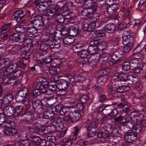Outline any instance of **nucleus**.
Segmentation results:
<instances>
[{
    "label": "nucleus",
    "mask_w": 146,
    "mask_h": 146,
    "mask_svg": "<svg viewBox=\"0 0 146 146\" xmlns=\"http://www.w3.org/2000/svg\"><path fill=\"white\" fill-rule=\"evenodd\" d=\"M74 108L76 109L77 111L80 112V111H82L84 109V105L82 103H79L76 104L74 106Z\"/></svg>",
    "instance_id": "nucleus-40"
},
{
    "label": "nucleus",
    "mask_w": 146,
    "mask_h": 146,
    "mask_svg": "<svg viewBox=\"0 0 146 146\" xmlns=\"http://www.w3.org/2000/svg\"><path fill=\"white\" fill-rule=\"evenodd\" d=\"M9 64V60L7 58L1 59L0 60V67L1 69L6 68Z\"/></svg>",
    "instance_id": "nucleus-24"
},
{
    "label": "nucleus",
    "mask_w": 146,
    "mask_h": 146,
    "mask_svg": "<svg viewBox=\"0 0 146 146\" xmlns=\"http://www.w3.org/2000/svg\"><path fill=\"white\" fill-rule=\"evenodd\" d=\"M14 108L12 106H7L3 109V115L7 117H11L14 114Z\"/></svg>",
    "instance_id": "nucleus-9"
},
{
    "label": "nucleus",
    "mask_w": 146,
    "mask_h": 146,
    "mask_svg": "<svg viewBox=\"0 0 146 146\" xmlns=\"http://www.w3.org/2000/svg\"><path fill=\"white\" fill-rule=\"evenodd\" d=\"M117 8V6L115 5H110L107 8V11L110 14L108 16L109 18H111L112 17L113 15L115 14Z\"/></svg>",
    "instance_id": "nucleus-16"
},
{
    "label": "nucleus",
    "mask_w": 146,
    "mask_h": 146,
    "mask_svg": "<svg viewBox=\"0 0 146 146\" xmlns=\"http://www.w3.org/2000/svg\"><path fill=\"white\" fill-rule=\"evenodd\" d=\"M88 52L87 50H84L78 53V55L83 58H86L88 54Z\"/></svg>",
    "instance_id": "nucleus-43"
},
{
    "label": "nucleus",
    "mask_w": 146,
    "mask_h": 146,
    "mask_svg": "<svg viewBox=\"0 0 146 146\" xmlns=\"http://www.w3.org/2000/svg\"><path fill=\"white\" fill-rule=\"evenodd\" d=\"M69 112L70 116L73 121L78 120L80 118L81 114L80 112L77 111L76 110L73 109L70 111Z\"/></svg>",
    "instance_id": "nucleus-13"
},
{
    "label": "nucleus",
    "mask_w": 146,
    "mask_h": 146,
    "mask_svg": "<svg viewBox=\"0 0 146 146\" xmlns=\"http://www.w3.org/2000/svg\"><path fill=\"white\" fill-rule=\"evenodd\" d=\"M95 46L96 47L98 46H103L104 47L106 46V43L104 41H101L100 40L97 39L94 40Z\"/></svg>",
    "instance_id": "nucleus-45"
},
{
    "label": "nucleus",
    "mask_w": 146,
    "mask_h": 146,
    "mask_svg": "<svg viewBox=\"0 0 146 146\" xmlns=\"http://www.w3.org/2000/svg\"><path fill=\"white\" fill-rule=\"evenodd\" d=\"M138 80L137 76L136 75H129L127 76V81L129 84H135Z\"/></svg>",
    "instance_id": "nucleus-19"
},
{
    "label": "nucleus",
    "mask_w": 146,
    "mask_h": 146,
    "mask_svg": "<svg viewBox=\"0 0 146 146\" xmlns=\"http://www.w3.org/2000/svg\"><path fill=\"white\" fill-rule=\"evenodd\" d=\"M30 142L29 140L22 139L21 141V143L19 146H29Z\"/></svg>",
    "instance_id": "nucleus-55"
},
{
    "label": "nucleus",
    "mask_w": 146,
    "mask_h": 146,
    "mask_svg": "<svg viewBox=\"0 0 146 146\" xmlns=\"http://www.w3.org/2000/svg\"><path fill=\"white\" fill-rule=\"evenodd\" d=\"M66 81H67L68 83V82L73 85H74L76 82L75 80V78H74L72 76H69L68 77Z\"/></svg>",
    "instance_id": "nucleus-60"
},
{
    "label": "nucleus",
    "mask_w": 146,
    "mask_h": 146,
    "mask_svg": "<svg viewBox=\"0 0 146 146\" xmlns=\"http://www.w3.org/2000/svg\"><path fill=\"white\" fill-rule=\"evenodd\" d=\"M97 127V124L95 122H91L89 125L86 126V129L87 130H93L94 129H96Z\"/></svg>",
    "instance_id": "nucleus-42"
},
{
    "label": "nucleus",
    "mask_w": 146,
    "mask_h": 146,
    "mask_svg": "<svg viewBox=\"0 0 146 146\" xmlns=\"http://www.w3.org/2000/svg\"><path fill=\"white\" fill-rule=\"evenodd\" d=\"M13 96L11 94H7L3 98V100L7 104H9L13 99Z\"/></svg>",
    "instance_id": "nucleus-33"
},
{
    "label": "nucleus",
    "mask_w": 146,
    "mask_h": 146,
    "mask_svg": "<svg viewBox=\"0 0 146 146\" xmlns=\"http://www.w3.org/2000/svg\"><path fill=\"white\" fill-rule=\"evenodd\" d=\"M25 29V28L23 27L19 26L16 27L15 30V32L17 33V34L19 33H22V34H23V33Z\"/></svg>",
    "instance_id": "nucleus-53"
},
{
    "label": "nucleus",
    "mask_w": 146,
    "mask_h": 146,
    "mask_svg": "<svg viewBox=\"0 0 146 146\" xmlns=\"http://www.w3.org/2000/svg\"><path fill=\"white\" fill-rule=\"evenodd\" d=\"M45 42L47 43L49 48H58L60 47V44L57 43L56 40L50 37V36L48 38L44 39Z\"/></svg>",
    "instance_id": "nucleus-7"
},
{
    "label": "nucleus",
    "mask_w": 146,
    "mask_h": 146,
    "mask_svg": "<svg viewBox=\"0 0 146 146\" xmlns=\"http://www.w3.org/2000/svg\"><path fill=\"white\" fill-rule=\"evenodd\" d=\"M142 127L139 123H137L134 127L133 130L136 133H140L142 130Z\"/></svg>",
    "instance_id": "nucleus-49"
},
{
    "label": "nucleus",
    "mask_w": 146,
    "mask_h": 146,
    "mask_svg": "<svg viewBox=\"0 0 146 146\" xmlns=\"http://www.w3.org/2000/svg\"><path fill=\"white\" fill-rule=\"evenodd\" d=\"M25 44H27V43H25L24 44H22L24 45V46L22 50H20V51L22 53L21 56L22 58L25 59H27L29 58L31 54V52L25 49L27 47V46H25Z\"/></svg>",
    "instance_id": "nucleus-21"
},
{
    "label": "nucleus",
    "mask_w": 146,
    "mask_h": 146,
    "mask_svg": "<svg viewBox=\"0 0 146 146\" xmlns=\"http://www.w3.org/2000/svg\"><path fill=\"white\" fill-rule=\"evenodd\" d=\"M124 138L127 142L131 143L135 141V140L137 139V135L135 133L129 132L125 135Z\"/></svg>",
    "instance_id": "nucleus-10"
},
{
    "label": "nucleus",
    "mask_w": 146,
    "mask_h": 146,
    "mask_svg": "<svg viewBox=\"0 0 146 146\" xmlns=\"http://www.w3.org/2000/svg\"><path fill=\"white\" fill-rule=\"evenodd\" d=\"M42 41L40 45V49L41 50H47V49L49 48L48 44L47 43L44 42V39L42 40Z\"/></svg>",
    "instance_id": "nucleus-46"
},
{
    "label": "nucleus",
    "mask_w": 146,
    "mask_h": 146,
    "mask_svg": "<svg viewBox=\"0 0 146 146\" xmlns=\"http://www.w3.org/2000/svg\"><path fill=\"white\" fill-rule=\"evenodd\" d=\"M40 141H41V139L39 137L33 136L31 138V144L34 145H39Z\"/></svg>",
    "instance_id": "nucleus-26"
},
{
    "label": "nucleus",
    "mask_w": 146,
    "mask_h": 146,
    "mask_svg": "<svg viewBox=\"0 0 146 146\" xmlns=\"http://www.w3.org/2000/svg\"><path fill=\"white\" fill-rule=\"evenodd\" d=\"M38 11L41 12L44 11L46 9V5L44 4H39L36 6Z\"/></svg>",
    "instance_id": "nucleus-63"
},
{
    "label": "nucleus",
    "mask_w": 146,
    "mask_h": 146,
    "mask_svg": "<svg viewBox=\"0 0 146 146\" xmlns=\"http://www.w3.org/2000/svg\"><path fill=\"white\" fill-rule=\"evenodd\" d=\"M23 107L22 106H18L16 107L15 109V113H17V115H19L23 110Z\"/></svg>",
    "instance_id": "nucleus-64"
},
{
    "label": "nucleus",
    "mask_w": 146,
    "mask_h": 146,
    "mask_svg": "<svg viewBox=\"0 0 146 146\" xmlns=\"http://www.w3.org/2000/svg\"><path fill=\"white\" fill-rule=\"evenodd\" d=\"M131 37L130 33L129 31H126L124 32L122 37V43L123 44H127L130 43V39Z\"/></svg>",
    "instance_id": "nucleus-18"
},
{
    "label": "nucleus",
    "mask_w": 146,
    "mask_h": 146,
    "mask_svg": "<svg viewBox=\"0 0 146 146\" xmlns=\"http://www.w3.org/2000/svg\"><path fill=\"white\" fill-rule=\"evenodd\" d=\"M22 10H18L15 11L13 15L16 21L17 22H19L25 16V14Z\"/></svg>",
    "instance_id": "nucleus-15"
},
{
    "label": "nucleus",
    "mask_w": 146,
    "mask_h": 146,
    "mask_svg": "<svg viewBox=\"0 0 146 146\" xmlns=\"http://www.w3.org/2000/svg\"><path fill=\"white\" fill-rule=\"evenodd\" d=\"M130 66L129 62L126 61L124 63L123 65L122 66V69L125 71L128 70L130 69Z\"/></svg>",
    "instance_id": "nucleus-50"
},
{
    "label": "nucleus",
    "mask_w": 146,
    "mask_h": 146,
    "mask_svg": "<svg viewBox=\"0 0 146 146\" xmlns=\"http://www.w3.org/2000/svg\"><path fill=\"white\" fill-rule=\"evenodd\" d=\"M128 117V118L127 119L126 117H122L121 115H120L119 116L114 118V121L116 122H119L120 124L124 125L126 122L130 121L131 116L129 115Z\"/></svg>",
    "instance_id": "nucleus-11"
},
{
    "label": "nucleus",
    "mask_w": 146,
    "mask_h": 146,
    "mask_svg": "<svg viewBox=\"0 0 146 146\" xmlns=\"http://www.w3.org/2000/svg\"><path fill=\"white\" fill-rule=\"evenodd\" d=\"M17 65L16 63H12L9 64L6 68V70L3 72L5 75H7L14 72L16 69Z\"/></svg>",
    "instance_id": "nucleus-12"
},
{
    "label": "nucleus",
    "mask_w": 146,
    "mask_h": 146,
    "mask_svg": "<svg viewBox=\"0 0 146 146\" xmlns=\"http://www.w3.org/2000/svg\"><path fill=\"white\" fill-rule=\"evenodd\" d=\"M33 107L35 110L37 111L39 110H42L43 108V106L42 104L41 101L39 100H36L32 102Z\"/></svg>",
    "instance_id": "nucleus-17"
},
{
    "label": "nucleus",
    "mask_w": 146,
    "mask_h": 146,
    "mask_svg": "<svg viewBox=\"0 0 146 146\" xmlns=\"http://www.w3.org/2000/svg\"><path fill=\"white\" fill-rule=\"evenodd\" d=\"M74 40V37L72 36H68L65 37L62 42L64 44L68 45L73 43Z\"/></svg>",
    "instance_id": "nucleus-22"
},
{
    "label": "nucleus",
    "mask_w": 146,
    "mask_h": 146,
    "mask_svg": "<svg viewBox=\"0 0 146 146\" xmlns=\"http://www.w3.org/2000/svg\"><path fill=\"white\" fill-rule=\"evenodd\" d=\"M24 46V45L22 44L21 46L19 44L11 46L9 48L10 49L8 50V52L12 54L15 55L17 54L18 50H22Z\"/></svg>",
    "instance_id": "nucleus-8"
},
{
    "label": "nucleus",
    "mask_w": 146,
    "mask_h": 146,
    "mask_svg": "<svg viewBox=\"0 0 146 146\" xmlns=\"http://www.w3.org/2000/svg\"><path fill=\"white\" fill-rule=\"evenodd\" d=\"M5 118L3 116L0 118V125H2L3 127L5 128L3 131V133L7 135H13L16 134L17 131L15 129L14 122L11 121H4Z\"/></svg>",
    "instance_id": "nucleus-1"
},
{
    "label": "nucleus",
    "mask_w": 146,
    "mask_h": 146,
    "mask_svg": "<svg viewBox=\"0 0 146 146\" xmlns=\"http://www.w3.org/2000/svg\"><path fill=\"white\" fill-rule=\"evenodd\" d=\"M125 13H126L123 19L124 20H126V21H127V19H128L129 22H130V18L131 17L130 11L128 9H126Z\"/></svg>",
    "instance_id": "nucleus-61"
},
{
    "label": "nucleus",
    "mask_w": 146,
    "mask_h": 146,
    "mask_svg": "<svg viewBox=\"0 0 146 146\" xmlns=\"http://www.w3.org/2000/svg\"><path fill=\"white\" fill-rule=\"evenodd\" d=\"M60 6L58 5H56L53 7H49L47 9L46 13V15L47 16L48 19H52L54 15L58 12Z\"/></svg>",
    "instance_id": "nucleus-4"
},
{
    "label": "nucleus",
    "mask_w": 146,
    "mask_h": 146,
    "mask_svg": "<svg viewBox=\"0 0 146 146\" xmlns=\"http://www.w3.org/2000/svg\"><path fill=\"white\" fill-rule=\"evenodd\" d=\"M118 113V111L116 109H114L108 115L113 117L116 116Z\"/></svg>",
    "instance_id": "nucleus-62"
},
{
    "label": "nucleus",
    "mask_w": 146,
    "mask_h": 146,
    "mask_svg": "<svg viewBox=\"0 0 146 146\" xmlns=\"http://www.w3.org/2000/svg\"><path fill=\"white\" fill-rule=\"evenodd\" d=\"M133 111L131 107H129L127 104H125L122 108V111L125 113H128Z\"/></svg>",
    "instance_id": "nucleus-59"
},
{
    "label": "nucleus",
    "mask_w": 146,
    "mask_h": 146,
    "mask_svg": "<svg viewBox=\"0 0 146 146\" xmlns=\"http://www.w3.org/2000/svg\"><path fill=\"white\" fill-rule=\"evenodd\" d=\"M130 25V22H129L128 19H127V21L124 20L118 25V30L119 31H121L127 28L128 26Z\"/></svg>",
    "instance_id": "nucleus-20"
},
{
    "label": "nucleus",
    "mask_w": 146,
    "mask_h": 146,
    "mask_svg": "<svg viewBox=\"0 0 146 146\" xmlns=\"http://www.w3.org/2000/svg\"><path fill=\"white\" fill-rule=\"evenodd\" d=\"M42 79V78L41 77H39L37 78L36 82L34 83L33 85V87L34 88H38L41 93H45L46 91V90L47 88L44 86V84H43L44 82Z\"/></svg>",
    "instance_id": "nucleus-5"
},
{
    "label": "nucleus",
    "mask_w": 146,
    "mask_h": 146,
    "mask_svg": "<svg viewBox=\"0 0 146 146\" xmlns=\"http://www.w3.org/2000/svg\"><path fill=\"white\" fill-rule=\"evenodd\" d=\"M63 15L64 16H69L70 14V12L68 6L67 5H64L62 8Z\"/></svg>",
    "instance_id": "nucleus-32"
},
{
    "label": "nucleus",
    "mask_w": 146,
    "mask_h": 146,
    "mask_svg": "<svg viewBox=\"0 0 146 146\" xmlns=\"http://www.w3.org/2000/svg\"><path fill=\"white\" fill-rule=\"evenodd\" d=\"M100 78L97 80V82L99 85H103L106 82L108 79L107 76H99Z\"/></svg>",
    "instance_id": "nucleus-38"
},
{
    "label": "nucleus",
    "mask_w": 146,
    "mask_h": 146,
    "mask_svg": "<svg viewBox=\"0 0 146 146\" xmlns=\"http://www.w3.org/2000/svg\"><path fill=\"white\" fill-rule=\"evenodd\" d=\"M84 46L83 44L78 43L74 45L72 47L74 52L75 53L80 52Z\"/></svg>",
    "instance_id": "nucleus-31"
},
{
    "label": "nucleus",
    "mask_w": 146,
    "mask_h": 146,
    "mask_svg": "<svg viewBox=\"0 0 146 146\" xmlns=\"http://www.w3.org/2000/svg\"><path fill=\"white\" fill-rule=\"evenodd\" d=\"M68 111V108H67L62 106L59 111V113L60 115H63L65 114Z\"/></svg>",
    "instance_id": "nucleus-57"
},
{
    "label": "nucleus",
    "mask_w": 146,
    "mask_h": 146,
    "mask_svg": "<svg viewBox=\"0 0 146 146\" xmlns=\"http://www.w3.org/2000/svg\"><path fill=\"white\" fill-rule=\"evenodd\" d=\"M29 24L40 30L42 29L44 25L42 17L40 15L35 16L33 20L30 21Z\"/></svg>",
    "instance_id": "nucleus-2"
},
{
    "label": "nucleus",
    "mask_w": 146,
    "mask_h": 146,
    "mask_svg": "<svg viewBox=\"0 0 146 146\" xmlns=\"http://www.w3.org/2000/svg\"><path fill=\"white\" fill-rule=\"evenodd\" d=\"M69 30L70 33L72 36H76L78 33V31L77 25H76L74 26H71Z\"/></svg>",
    "instance_id": "nucleus-27"
},
{
    "label": "nucleus",
    "mask_w": 146,
    "mask_h": 146,
    "mask_svg": "<svg viewBox=\"0 0 146 146\" xmlns=\"http://www.w3.org/2000/svg\"><path fill=\"white\" fill-rule=\"evenodd\" d=\"M12 23H9L4 25L1 28V29L2 32L3 31H8L10 28V27L11 26Z\"/></svg>",
    "instance_id": "nucleus-56"
},
{
    "label": "nucleus",
    "mask_w": 146,
    "mask_h": 146,
    "mask_svg": "<svg viewBox=\"0 0 146 146\" xmlns=\"http://www.w3.org/2000/svg\"><path fill=\"white\" fill-rule=\"evenodd\" d=\"M100 55L98 54L97 58H94L89 60V63L90 66H95L98 61Z\"/></svg>",
    "instance_id": "nucleus-37"
},
{
    "label": "nucleus",
    "mask_w": 146,
    "mask_h": 146,
    "mask_svg": "<svg viewBox=\"0 0 146 146\" xmlns=\"http://www.w3.org/2000/svg\"><path fill=\"white\" fill-rule=\"evenodd\" d=\"M139 60L138 58H135L132 59L129 62L131 66L132 67L136 66L140 63Z\"/></svg>",
    "instance_id": "nucleus-47"
},
{
    "label": "nucleus",
    "mask_w": 146,
    "mask_h": 146,
    "mask_svg": "<svg viewBox=\"0 0 146 146\" xmlns=\"http://www.w3.org/2000/svg\"><path fill=\"white\" fill-rule=\"evenodd\" d=\"M64 16L63 15L59 13L56 14V20L58 23H62L64 22L65 19Z\"/></svg>",
    "instance_id": "nucleus-41"
},
{
    "label": "nucleus",
    "mask_w": 146,
    "mask_h": 146,
    "mask_svg": "<svg viewBox=\"0 0 146 146\" xmlns=\"http://www.w3.org/2000/svg\"><path fill=\"white\" fill-rule=\"evenodd\" d=\"M19 117H23L28 121H30L32 118V115L30 112H27L23 114L20 115Z\"/></svg>",
    "instance_id": "nucleus-39"
},
{
    "label": "nucleus",
    "mask_w": 146,
    "mask_h": 146,
    "mask_svg": "<svg viewBox=\"0 0 146 146\" xmlns=\"http://www.w3.org/2000/svg\"><path fill=\"white\" fill-rule=\"evenodd\" d=\"M42 117L45 119H50L52 118V115L49 112L48 110L45 111L42 115Z\"/></svg>",
    "instance_id": "nucleus-51"
},
{
    "label": "nucleus",
    "mask_w": 146,
    "mask_h": 146,
    "mask_svg": "<svg viewBox=\"0 0 146 146\" xmlns=\"http://www.w3.org/2000/svg\"><path fill=\"white\" fill-rule=\"evenodd\" d=\"M105 30L102 29L97 30L95 31V34L98 36L103 37L105 36Z\"/></svg>",
    "instance_id": "nucleus-48"
},
{
    "label": "nucleus",
    "mask_w": 146,
    "mask_h": 146,
    "mask_svg": "<svg viewBox=\"0 0 146 146\" xmlns=\"http://www.w3.org/2000/svg\"><path fill=\"white\" fill-rule=\"evenodd\" d=\"M115 28V24H108L106 26L105 31L108 33H113Z\"/></svg>",
    "instance_id": "nucleus-25"
},
{
    "label": "nucleus",
    "mask_w": 146,
    "mask_h": 146,
    "mask_svg": "<svg viewBox=\"0 0 146 146\" xmlns=\"http://www.w3.org/2000/svg\"><path fill=\"white\" fill-rule=\"evenodd\" d=\"M143 115L140 114L138 117H133L132 119H131H131H130V121H129L131 122L132 120L133 122L134 123H141V121H143L145 119L144 117H143V118H142V117H143Z\"/></svg>",
    "instance_id": "nucleus-30"
},
{
    "label": "nucleus",
    "mask_w": 146,
    "mask_h": 146,
    "mask_svg": "<svg viewBox=\"0 0 146 146\" xmlns=\"http://www.w3.org/2000/svg\"><path fill=\"white\" fill-rule=\"evenodd\" d=\"M87 50L88 54H94L98 51L97 47L95 46H89Z\"/></svg>",
    "instance_id": "nucleus-36"
},
{
    "label": "nucleus",
    "mask_w": 146,
    "mask_h": 146,
    "mask_svg": "<svg viewBox=\"0 0 146 146\" xmlns=\"http://www.w3.org/2000/svg\"><path fill=\"white\" fill-rule=\"evenodd\" d=\"M110 136V134L107 131H105L100 132L98 135V137L101 139V141L104 143H106L108 142L107 140L108 138Z\"/></svg>",
    "instance_id": "nucleus-14"
},
{
    "label": "nucleus",
    "mask_w": 146,
    "mask_h": 146,
    "mask_svg": "<svg viewBox=\"0 0 146 146\" xmlns=\"http://www.w3.org/2000/svg\"><path fill=\"white\" fill-rule=\"evenodd\" d=\"M9 38L11 41L21 43L23 42L25 39V35L24 34L19 35L18 34L14 33L11 34L9 36Z\"/></svg>",
    "instance_id": "nucleus-6"
},
{
    "label": "nucleus",
    "mask_w": 146,
    "mask_h": 146,
    "mask_svg": "<svg viewBox=\"0 0 146 146\" xmlns=\"http://www.w3.org/2000/svg\"><path fill=\"white\" fill-rule=\"evenodd\" d=\"M55 77V76H54V78H52V79H53V80H52V82H50L48 84V88L50 90H52L54 91H55L57 88L56 84L54 82L57 81V80L54 79V78Z\"/></svg>",
    "instance_id": "nucleus-29"
},
{
    "label": "nucleus",
    "mask_w": 146,
    "mask_h": 146,
    "mask_svg": "<svg viewBox=\"0 0 146 146\" xmlns=\"http://www.w3.org/2000/svg\"><path fill=\"white\" fill-rule=\"evenodd\" d=\"M60 89L62 91L65 90L68 88V84L67 81L66 80H62L60 82Z\"/></svg>",
    "instance_id": "nucleus-28"
},
{
    "label": "nucleus",
    "mask_w": 146,
    "mask_h": 146,
    "mask_svg": "<svg viewBox=\"0 0 146 146\" xmlns=\"http://www.w3.org/2000/svg\"><path fill=\"white\" fill-rule=\"evenodd\" d=\"M55 38L54 40H56V41L57 43H58L60 44L61 40L62 39V35L61 33H56L55 35Z\"/></svg>",
    "instance_id": "nucleus-52"
},
{
    "label": "nucleus",
    "mask_w": 146,
    "mask_h": 146,
    "mask_svg": "<svg viewBox=\"0 0 146 146\" xmlns=\"http://www.w3.org/2000/svg\"><path fill=\"white\" fill-rule=\"evenodd\" d=\"M58 68L54 67H50L49 69V71L52 76L56 75L57 74Z\"/></svg>",
    "instance_id": "nucleus-44"
},
{
    "label": "nucleus",
    "mask_w": 146,
    "mask_h": 146,
    "mask_svg": "<svg viewBox=\"0 0 146 146\" xmlns=\"http://www.w3.org/2000/svg\"><path fill=\"white\" fill-rule=\"evenodd\" d=\"M127 87L126 86H121L118 87L116 90L117 92L122 93L127 90Z\"/></svg>",
    "instance_id": "nucleus-54"
},
{
    "label": "nucleus",
    "mask_w": 146,
    "mask_h": 146,
    "mask_svg": "<svg viewBox=\"0 0 146 146\" xmlns=\"http://www.w3.org/2000/svg\"><path fill=\"white\" fill-rule=\"evenodd\" d=\"M38 30H40L37 29L35 27L33 26L29 27L27 29V33L28 35H29V36H31L32 35L37 33Z\"/></svg>",
    "instance_id": "nucleus-23"
},
{
    "label": "nucleus",
    "mask_w": 146,
    "mask_h": 146,
    "mask_svg": "<svg viewBox=\"0 0 146 146\" xmlns=\"http://www.w3.org/2000/svg\"><path fill=\"white\" fill-rule=\"evenodd\" d=\"M124 45L125 46L123 48V51L124 52H129L132 48L133 46V44L132 42Z\"/></svg>",
    "instance_id": "nucleus-34"
},
{
    "label": "nucleus",
    "mask_w": 146,
    "mask_h": 146,
    "mask_svg": "<svg viewBox=\"0 0 146 146\" xmlns=\"http://www.w3.org/2000/svg\"><path fill=\"white\" fill-rule=\"evenodd\" d=\"M40 93V91L38 89H36L33 90L32 95L34 98H36L39 96Z\"/></svg>",
    "instance_id": "nucleus-58"
},
{
    "label": "nucleus",
    "mask_w": 146,
    "mask_h": 146,
    "mask_svg": "<svg viewBox=\"0 0 146 146\" xmlns=\"http://www.w3.org/2000/svg\"><path fill=\"white\" fill-rule=\"evenodd\" d=\"M119 56V53L117 52H115L112 55L111 58L113 60L116 62V63H118L121 61V59Z\"/></svg>",
    "instance_id": "nucleus-35"
},
{
    "label": "nucleus",
    "mask_w": 146,
    "mask_h": 146,
    "mask_svg": "<svg viewBox=\"0 0 146 146\" xmlns=\"http://www.w3.org/2000/svg\"><path fill=\"white\" fill-rule=\"evenodd\" d=\"M29 92L28 89L22 88L17 92L15 98L19 102L22 101L25 98L29 96Z\"/></svg>",
    "instance_id": "nucleus-3"
}]
</instances>
